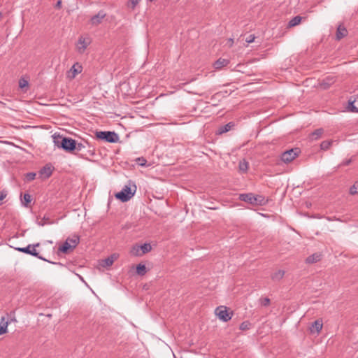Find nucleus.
Segmentation results:
<instances>
[{"label":"nucleus","instance_id":"obj_42","mask_svg":"<svg viewBox=\"0 0 358 358\" xmlns=\"http://www.w3.org/2000/svg\"><path fill=\"white\" fill-rule=\"evenodd\" d=\"M6 196V194L4 192H0V201H2Z\"/></svg>","mask_w":358,"mask_h":358},{"label":"nucleus","instance_id":"obj_30","mask_svg":"<svg viewBox=\"0 0 358 358\" xmlns=\"http://www.w3.org/2000/svg\"><path fill=\"white\" fill-rule=\"evenodd\" d=\"M251 323L248 321H244L240 324V329L242 331L248 330L250 328Z\"/></svg>","mask_w":358,"mask_h":358},{"label":"nucleus","instance_id":"obj_33","mask_svg":"<svg viewBox=\"0 0 358 358\" xmlns=\"http://www.w3.org/2000/svg\"><path fill=\"white\" fill-rule=\"evenodd\" d=\"M358 193V182H356L350 188V194L352 195L356 194Z\"/></svg>","mask_w":358,"mask_h":358},{"label":"nucleus","instance_id":"obj_43","mask_svg":"<svg viewBox=\"0 0 358 358\" xmlns=\"http://www.w3.org/2000/svg\"><path fill=\"white\" fill-rule=\"evenodd\" d=\"M61 3H62L61 1H58L56 3V7L59 8L61 6Z\"/></svg>","mask_w":358,"mask_h":358},{"label":"nucleus","instance_id":"obj_16","mask_svg":"<svg viewBox=\"0 0 358 358\" xmlns=\"http://www.w3.org/2000/svg\"><path fill=\"white\" fill-rule=\"evenodd\" d=\"M324 132V129L322 128L315 129L313 132L310 134V139L311 141H315L320 138Z\"/></svg>","mask_w":358,"mask_h":358},{"label":"nucleus","instance_id":"obj_4","mask_svg":"<svg viewBox=\"0 0 358 358\" xmlns=\"http://www.w3.org/2000/svg\"><path fill=\"white\" fill-rule=\"evenodd\" d=\"M80 242L78 236H73L68 238L66 241L59 248V251L63 253H68L69 250L74 249Z\"/></svg>","mask_w":358,"mask_h":358},{"label":"nucleus","instance_id":"obj_29","mask_svg":"<svg viewBox=\"0 0 358 358\" xmlns=\"http://www.w3.org/2000/svg\"><path fill=\"white\" fill-rule=\"evenodd\" d=\"M332 143V141H324L321 143L320 148L322 150H327L329 148Z\"/></svg>","mask_w":358,"mask_h":358},{"label":"nucleus","instance_id":"obj_18","mask_svg":"<svg viewBox=\"0 0 358 358\" xmlns=\"http://www.w3.org/2000/svg\"><path fill=\"white\" fill-rule=\"evenodd\" d=\"M334 81L335 80L334 77L328 76L322 80L321 86L323 89H327L332 83H334Z\"/></svg>","mask_w":358,"mask_h":358},{"label":"nucleus","instance_id":"obj_5","mask_svg":"<svg viewBox=\"0 0 358 358\" xmlns=\"http://www.w3.org/2000/svg\"><path fill=\"white\" fill-rule=\"evenodd\" d=\"M96 138L108 143H116L119 141V136L115 131H96Z\"/></svg>","mask_w":358,"mask_h":358},{"label":"nucleus","instance_id":"obj_34","mask_svg":"<svg viewBox=\"0 0 358 358\" xmlns=\"http://www.w3.org/2000/svg\"><path fill=\"white\" fill-rule=\"evenodd\" d=\"M36 173L29 172L25 175V178H26L27 181L29 182V181L34 180L36 178Z\"/></svg>","mask_w":358,"mask_h":358},{"label":"nucleus","instance_id":"obj_15","mask_svg":"<svg viewBox=\"0 0 358 358\" xmlns=\"http://www.w3.org/2000/svg\"><path fill=\"white\" fill-rule=\"evenodd\" d=\"M8 326V322H6V317L2 316L0 319V336L7 332Z\"/></svg>","mask_w":358,"mask_h":358},{"label":"nucleus","instance_id":"obj_45","mask_svg":"<svg viewBox=\"0 0 358 358\" xmlns=\"http://www.w3.org/2000/svg\"><path fill=\"white\" fill-rule=\"evenodd\" d=\"M174 357L176 358V357L174 356Z\"/></svg>","mask_w":358,"mask_h":358},{"label":"nucleus","instance_id":"obj_8","mask_svg":"<svg viewBox=\"0 0 358 358\" xmlns=\"http://www.w3.org/2000/svg\"><path fill=\"white\" fill-rule=\"evenodd\" d=\"M299 154V149H290L284 152L281 155V160L285 163L291 162L294 160Z\"/></svg>","mask_w":358,"mask_h":358},{"label":"nucleus","instance_id":"obj_27","mask_svg":"<svg viewBox=\"0 0 358 358\" xmlns=\"http://www.w3.org/2000/svg\"><path fill=\"white\" fill-rule=\"evenodd\" d=\"M136 273L140 275H143L146 273V266L144 264H139L136 266Z\"/></svg>","mask_w":358,"mask_h":358},{"label":"nucleus","instance_id":"obj_22","mask_svg":"<svg viewBox=\"0 0 358 358\" xmlns=\"http://www.w3.org/2000/svg\"><path fill=\"white\" fill-rule=\"evenodd\" d=\"M347 34V30L345 27L339 26L336 31V38L340 40Z\"/></svg>","mask_w":358,"mask_h":358},{"label":"nucleus","instance_id":"obj_32","mask_svg":"<svg viewBox=\"0 0 358 358\" xmlns=\"http://www.w3.org/2000/svg\"><path fill=\"white\" fill-rule=\"evenodd\" d=\"M140 1L141 0H130L127 3V7L131 10H134Z\"/></svg>","mask_w":358,"mask_h":358},{"label":"nucleus","instance_id":"obj_24","mask_svg":"<svg viewBox=\"0 0 358 358\" xmlns=\"http://www.w3.org/2000/svg\"><path fill=\"white\" fill-rule=\"evenodd\" d=\"M6 322H8V325L12 322H16L17 320L14 312H10L6 314Z\"/></svg>","mask_w":358,"mask_h":358},{"label":"nucleus","instance_id":"obj_28","mask_svg":"<svg viewBox=\"0 0 358 358\" xmlns=\"http://www.w3.org/2000/svg\"><path fill=\"white\" fill-rule=\"evenodd\" d=\"M140 248L142 250L143 254L148 253L152 250V246L150 243H144L141 246H138V249Z\"/></svg>","mask_w":358,"mask_h":358},{"label":"nucleus","instance_id":"obj_6","mask_svg":"<svg viewBox=\"0 0 358 358\" xmlns=\"http://www.w3.org/2000/svg\"><path fill=\"white\" fill-rule=\"evenodd\" d=\"M39 243H36V245H27V247H24V248H15V249L19 252H22L23 253H26V254H29V255H31L35 257H37L41 260H43V261H45V262H48L47 259H45V258L42 257L38 252H37V251L35 249V247H38L39 246ZM48 262L50 263H52V264H56L57 263L55 262H50L48 261Z\"/></svg>","mask_w":358,"mask_h":358},{"label":"nucleus","instance_id":"obj_21","mask_svg":"<svg viewBox=\"0 0 358 358\" xmlns=\"http://www.w3.org/2000/svg\"><path fill=\"white\" fill-rule=\"evenodd\" d=\"M284 275L285 271L283 270H278L272 274L271 278L273 280L278 281L283 278Z\"/></svg>","mask_w":358,"mask_h":358},{"label":"nucleus","instance_id":"obj_11","mask_svg":"<svg viewBox=\"0 0 358 358\" xmlns=\"http://www.w3.org/2000/svg\"><path fill=\"white\" fill-rule=\"evenodd\" d=\"M106 14L103 10H100L96 15L92 16L90 19V23L93 26H97L101 23L102 20L106 17Z\"/></svg>","mask_w":358,"mask_h":358},{"label":"nucleus","instance_id":"obj_10","mask_svg":"<svg viewBox=\"0 0 358 358\" xmlns=\"http://www.w3.org/2000/svg\"><path fill=\"white\" fill-rule=\"evenodd\" d=\"M82 66L76 62L71 66L70 70L67 71L66 76L71 80L74 79L78 74L82 72Z\"/></svg>","mask_w":358,"mask_h":358},{"label":"nucleus","instance_id":"obj_7","mask_svg":"<svg viewBox=\"0 0 358 358\" xmlns=\"http://www.w3.org/2000/svg\"><path fill=\"white\" fill-rule=\"evenodd\" d=\"M91 41L92 40L89 36H80L76 45L78 52L80 54L83 53L87 46L91 43Z\"/></svg>","mask_w":358,"mask_h":358},{"label":"nucleus","instance_id":"obj_26","mask_svg":"<svg viewBox=\"0 0 358 358\" xmlns=\"http://www.w3.org/2000/svg\"><path fill=\"white\" fill-rule=\"evenodd\" d=\"M233 126H234L233 123L229 122L224 126L220 127L219 129V134H221L229 131Z\"/></svg>","mask_w":358,"mask_h":358},{"label":"nucleus","instance_id":"obj_13","mask_svg":"<svg viewBox=\"0 0 358 358\" xmlns=\"http://www.w3.org/2000/svg\"><path fill=\"white\" fill-rule=\"evenodd\" d=\"M322 322L321 320H317L312 323L310 331L312 333H319L322 330Z\"/></svg>","mask_w":358,"mask_h":358},{"label":"nucleus","instance_id":"obj_12","mask_svg":"<svg viewBox=\"0 0 358 358\" xmlns=\"http://www.w3.org/2000/svg\"><path fill=\"white\" fill-rule=\"evenodd\" d=\"M322 253L320 252H316V253H314L312 255H310L309 257H308L306 259V262L307 264H314V263H316L319 261H320L321 258H322Z\"/></svg>","mask_w":358,"mask_h":358},{"label":"nucleus","instance_id":"obj_40","mask_svg":"<svg viewBox=\"0 0 358 358\" xmlns=\"http://www.w3.org/2000/svg\"><path fill=\"white\" fill-rule=\"evenodd\" d=\"M255 38V36H254L253 34H250V35H249V36L246 38L245 41H246L248 43H251L254 42Z\"/></svg>","mask_w":358,"mask_h":358},{"label":"nucleus","instance_id":"obj_23","mask_svg":"<svg viewBox=\"0 0 358 358\" xmlns=\"http://www.w3.org/2000/svg\"><path fill=\"white\" fill-rule=\"evenodd\" d=\"M302 17L299 15L295 16L293 17L288 23L289 27H292L300 24Z\"/></svg>","mask_w":358,"mask_h":358},{"label":"nucleus","instance_id":"obj_14","mask_svg":"<svg viewBox=\"0 0 358 358\" xmlns=\"http://www.w3.org/2000/svg\"><path fill=\"white\" fill-rule=\"evenodd\" d=\"M115 259H116L115 255H112L111 256H110L104 259H102L101 262V265L103 267H108L113 264Z\"/></svg>","mask_w":358,"mask_h":358},{"label":"nucleus","instance_id":"obj_36","mask_svg":"<svg viewBox=\"0 0 358 358\" xmlns=\"http://www.w3.org/2000/svg\"><path fill=\"white\" fill-rule=\"evenodd\" d=\"M259 303L262 306H268L270 304V299L267 297L259 299Z\"/></svg>","mask_w":358,"mask_h":358},{"label":"nucleus","instance_id":"obj_35","mask_svg":"<svg viewBox=\"0 0 358 358\" xmlns=\"http://www.w3.org/2000/svg\"><path fill=\"white\" fill-rule=\"evenodd\" d=\"M136 162L137 164H138L141 166H146L147 160L143 157H138L136 159Z\"/></svg>","mask_w":358,"mask_h":358},{"label":"nucleus","instance_id":"obj_9","mask_svg":"<svg viewBox=\"0 0 358 358\" xmlns=\"http://www.w3.org/2000/svg\"><path fill=\"white\" fill-rule=\"evenodd\" d=\"M215 312L219 319L222 320L223 322H227L230 320L231 318V314L228 313L226 307H218L216 308Z\"/></svg>","mask_w":358,"mask_h":358},{"label":"nucleus","instance_id":"obj_41","mask_svg":"<svg viewBox=\"0 0 358 358\" xmlns=\"http://www.w3.org/2000/svg\"><path fill=\"white\" fill-rule=\"evenodd\" d=\"M352 162V159H346L342 162L341 166H348Z\"/></svg>","mask_w":358,"mask_h":358},{"label":"nucleus","instance_id":"obj_2","mask_svg":"<svg viewBox=\"0 0 358 358\" xmlns=\"http://www.w3.org/2000/svg\"><path fill=\"white\" fill-rule=\"evenodd\" d=\"M136 191V185L134 183L131 185L129 182L128 185L124 186L120 192L115 194V197L122 202H127L134 196Z\"/></svg>","mask_w":358,"mask_h":358},{"label":"nucleus","instance_id":"obj_19","mask_svg":"<svg viewBox=\"0 0 358 358\" xmlns=\"http://www.w3.org/2000/svg\"><path fill=\"white\" fill-rule=\"evenodd\" d=\"M39 174L41 176H44L45 178H49L52 174V169L50 166H44L39 171Z\"/></svg>","mask_w":358,"mask_h":358},{"label":"nucleus","instance_id":"obj_37","mask_svg":"<svg viewBox=\"0 0 358 358\" xmlns=\"http://www.w3.org/2000/svg\"><path fill=\"white\" fill-rule=\"evenodd\" d=\"M85 143H78L77 141H76V150L79 152V151H81L83 150L84 148H85Z\"/></svg>","mask_w":358,"mask_h":358},{"label":"nucleus","instance_id":"obj_44","mask_svg":"<svg viewBox=\"0 0 358 358\" xmlns=\"http://www.w3.org/2000/svg\"><path fill=\"white\" fill-rule=\"evenodd\" d=\"M79 278H80V279L82 281H84V280H83V277L79 276Z\"/></svg>","mask_w":358,"mask_h":358},{"label":"nucleus","instance_id":"obj_1","mask_svg":"<svg viewBox=\"0 0 358 358\" xmlns=\"http://www.w3.org/2000/svg\"><path fill=\"white\" fill-rule=\"evenodd\" d=\"M53 142L56 147L62 148L66 152H73L76 150V140L69 138L64 137L62 136H52Z\"/></svg>","mask_w":358,"mask_h":358},{"label":"nucleus","instance_id":"obj_25","mask_svg":"<svg viewBox=\"0 0 358 358\" xmlns=\"http://www.w3.org/2000/svg\"><path fill=\"white\" fill-rule=\"evenodd\" d=\"M238 168L240 171L243 173L247 172L248 169V162L245 159L240 161Z\"/></svg>","mask_w":358,"mask_h":358},{"label":"nucleus","instance_id":"obj_3","mask_svg":"<svg viewBox=\"0 0 358 358\" xmlns=\"http://www.w3.org/2000/svg\"><path fill=\"white\" fill-rule=\"evenodd\" d=\"M241 201L247 202L252 205L262 206L265 204V199L262 195H255L252 193L241 194L239 195Z\"/></svg>","mask_w":358,"mask_h":358},{"label":"nucleus","instance_id":"obj_39","mask_svg":"<svg viewBox=\"0 0 358 358\" xmlns=\"http://www.w3.org/2000/svg\"><path fill=\"white\" fill-rule=\"evenodd\" d=\"M28 85V82L24 79H21L19 81V86L20 88H23Z\"/></svg>","mask_w":358,"mask_h":358},{"label":"nucleus","instance_id":"obj_38","mask_svg":"<svg viewBox=\"0 0 358 358\" xmlns=\"http://www.w3.org/2000/svg\"><path fill=\"white\" fill-rule=\"evenodd\" d=\"M356 103V101H354L352 102H350L349 103V108H350V110L352 111H355V112H358V108H357L355 106V103Z\"/></svg>","mask_w":358,"mask_h":358},{"label":"nucleus","instance_id":"obj_17","mask_svg":"<svg viewBox=\"0 0 358 358\" xmlns=\"http://www.w3.org/2000/svg\"><path fill=\"white\" fill-rule=\"evenodd\" d=\"M229 63V60L220 58L214 63V68L215 69H220L224 66H226Z\"/></svg>","mask_w":358,"mask_h":358},{"label":"nucleus","instance_id":"obj_31","mask_svg":"<svg viewBox=\"0 0 358 358\" xmlns=\"http://www.w3.org/2000/svg\"><path fill=\"white\" fill-rule=\"evenodd\" d=\"M52 222H50V218L48 217H46L45 215L43 217L41 221L37 222V224L39 226H44L45 224H52Z\"/></svg>","mask_w":358,"mask_h":358},{"label":"nucleus","instance_id":"obj_20","mask_svg":"<svg viewBox=\"0 0 358 358\" xmlns=\"http://www.w3.org/2000/svg\"><path fill=\"white\" fill-rule=\"evenodd\" d=\"M21 200H22V203L23 206H24L25 207H29L30 206V203L32 200L31 196L28 193H25L23 195Z\"/></svg>","mask_w":358,"mask_h":358}]
</instances>
